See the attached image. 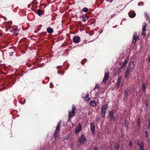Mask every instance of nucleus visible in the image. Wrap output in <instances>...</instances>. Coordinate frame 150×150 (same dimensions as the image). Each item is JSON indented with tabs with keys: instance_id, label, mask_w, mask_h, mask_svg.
Listing matches in <instances>:
<instances>
[{
	"instance_id": "nucleus-1",
	"label": "nucleus",
	"mask_w": 150,
	"mask_h": 150,
	"mask_svg": "<svg viewBox=\"0 0 150 150\" xmlns=\"http://www.w3.org/2000/svg\"><path fill=\"white\" fill-rule=\"evenodd\" d=\"M71 109L72 110H69L68 111V120H70L72 118L75 114V110L76 109V108L74 105H72Z\"/></svg>"
},
{
	"instance_id": "nucleus-2",
	"label": "nucleus",
	"mask_w": 150,
	"mask_h": 150,
	"mask_svg": "<svg viewBox=\"0 0 150 150\" xmlns=\"http://www.w3.org/2000/svg\"><path fill=\"white\" fill-rule=\"evenodd\" d=\"M61 123L62 121H59L57 124L55 131L53 134L54 137H57L59 135V132L60 127Z\"/></svg>"
},
{
	"instance_id": "nucleus-3",
	"label": "nucleus",
	"mask_w": 150,
	"mask_h": 150,
	"mask_svg": "<svg viewBox=\"0 0 150 150\" xmlns=\"http://www.w3.org/2000/svg\"><path fill=\"white\" fill-rule=\"evenodd\" d=\"M86 139L85 135L83 134H82L80 137L79 139V142L78 144V145L80 146L81 144H83Z\"/></svg>"
},
{
	"instance_id": "nucleus-4",
	"label": "nucleus",
	"mask_w": 150,
	"mask_h": 150,
	"mask_svg": "<svg viewBox=\"0 0 150 150\" xmlns=\"http://www.w3.org/2000/svg\"><path fill=\"white\" fill-rule=\"evenodd\" d=\"M137 145L139 146V150H144V142H142L140 143L138 142L137 143Z\"/></svg>"
},
{
	"instance_id": "nucleus-5",
	"label": "nucleus",
	"mask_w": 150,
	"mask_h": 150,
	"mask_svg": "<svg viewBox=\"0 0 150 150\" xmlns=\"http://www.w3.org/2000/svg\"><path fill=\"white\" fill-rule=\"evenodd\" d=\"M82 129V126L80 123H79L76 127L75 132L76 134L79 133Z\"/></svg>"
},
{
	"instance_id": "nucleus-6",
	"label": "nucleus",
	"mask_w": 150,
	"mask_h": 150,
	"mask_svg": "<svg viewBox=\"0 0 150 150\" xmlns=\"http://www.w3.org/2000/svg\"><path fill=\"white\" fill-rule=\"evenodd\" d=\"M139 39L138 37L137 36V33H135L133 35V40L132 41V43H135L137 41V40H139Z\"/></svg>"
},
{
	"instance_id": "nucleus-7",
	"label": "nucleus",
	"mask_w": 150,
	"mask_h": 150,
	"mask_svg": "<svg viewBox=\"0 0 150 150\" xmlns=\"http://www.w3.org/2000/svg\"><path fill=\"white\" fill-rule=\"evenodd\" d=\"M73 40L74 42L78 43L79 42L81 39L79 36H76L73 37Z\"/></svg>"
},
{
	"instance_id": "nucleus-8",
	"label": "nucleus",
	"mask_w": 150,
	"mask_h": 150,
	"mask_svg": "<svg viewBox=\"0 0 150 150\" xmlns=\"http://www.w3.org/2000/svg\"><path fill=\"white\" fill-rule=\"evenodd\" d=\"M109 77V72H108V73H105L104 77L103 80V82H105L108 79Z\"/></svg>"
},
{
	"instance_id": "nucleus-9",
	"label": "nucleus",
	"mask_w": 150,
	"mask_h": 150,
	"mask_svg": "<svg viewBox=\"0 0 150 150\" xmlns=\"http://www.w3.org/2000/svg\"><path fill=\"white\" fill-rule=\"evenodd\" d=\"M146 24L145 23H144L143 25V28L142 29V31L141 33V35L144 37L145 35V31L146 30Z\"/></svg>"
},
{
	"instance_id": "nucleus-10",
	"label": "nucleus",
	"mask_w": 150,
	"mask_h": 150,
	"mask_svg": "<svg viewBox=\"0 0 150 150\" xmlns=\"http://www.w3.org/2000/svg\"><path fill=\"white\" fill-rule=\"evenodd\" d=\"M135 67V64L133 62H131L130 63L129 67V70L131 71Z\"/></svg>"
},
{
	"instance_id": "nucleus-11",
	"label": "nucleus",
	"mask_w": 150,
	"mask_h": 150,
	"mask_svg": "<svg viewBox=\"0 0 150 150\" xmlns=\"http://www.w3.org/2000/svg\"><path fill=\"white\" fill-rule=\"evenodd\" d=\"M129 17L131 18H134L136 16V13L134 11H131L128 13Z\"/></svg>"
},
{
	"instance_id": "nucleus-12",
	"label": "nucleus",
	"mask_w": 150,
	"mask_h": 150,
	"mask_svg": "<svg viewBox=\"0 0 150 150\" xmlns=\"http://www.w3.org/2000/svg\"><path fill=\"white\" fill-rule=\"evenodd\" d=\"M95 125L93 123L91 122V129L92 131V133L94 134L95 133Z\"/></svg>"
},
{
	"instance_id": "nucleus-13",
	"label": "nucleus",
	"mask_w": 150,
	"mask_h": 150,
	"mask_svg": "<svg viewBox=\"0 0 150 150\" xmlns=\"http://www.w3.org/2000/svg\"><path fill=\"white\" fill-rule=\"evenodd\" d=\"M121 77L122 76H119L118 77L117 81V86H118V87L119 86L120 83Z\"/></svg>"
},
{
	"instance_id": "nucleus-14",
	"label": "nucleus",
	"mask_w": 150,
	"mask_h": 150,
	"mask_svg": "<svg viewBox=\"0 0 150 150\" xmlns=\"http://www.w3.org/2000/svg\"><path fill=\"white\" fill-rule=\"evenodd\" d=\"M129 91V89L127 88L126 89L125 91V97L126 98H127L128 96Z\"/></svg>"
},
{
	"instance_id": "nucleus-15",
	"label": "nucleus",
	"mask_w": 150,
	"mask_h": 150,
	"mask_svg": "<svg viewBox=\"0 0 150 150\" xmlns=\"http://www.w3.org/2000/svg\"><path fill=\"white\" fill-rule=\"evenodd\" d=\"M47 32L49 33H52L53 32V29L50 27H48L47 29Z\"/></svg>"
},
{
	"instance_id": "nucleus-16",
	"label": "nucleus",
	"mask_w": 150,
	"mask_h": 150,
	"mask_svg": "<svg viewBox=\"0 0 150 150\" xmlns=\"http://www.w3.org/2000/svg\"><path fill=\"white\" fill-rule=\"evenodd\" d=\"M130 71L129 68L127 67V69L126 72L125 74V77L126 78L129 75V72Z\"/></svg>"
},
{
	"instance_id": "nucleus-17",
	"label": "nucleus",
	"mask_w": 150,
	"mask_h": 150,
	"mask_svg": "<svg viewBox=\"0 0 150 150\" xmlns=\"http://www.w3.org/2000/svg\"><path fill=\"white\" fill-rule=\"evenodd\" d=\"M90 105L93 106H95L96 105V102L94 100H92L90 102Z\"/></svg>"
},
{
	"instance_id": "nucleus-18",
	"label": "nucleus",
	"mask_w": 150,
	"mask_h": 150,
	"mask_svg": "<svg viewBox=\"0 0 150 150\" xmlns=\"http://www.w3.org/2000/svg\"><path fill=\"white\" fill-rule=\"evenodd\" d=\"M125 126L127 128L128 126V122L127 120H125Z\"/></svg>"
},
{
	"instance_id": "nucleus-19",
	"label": "nucleus",
	"mask_w": 150,
	"mask_h": 150,
	"mask_svg": "<svg viewBox=\"0 0 150 150\" xmlns=\"http://www.w3.org/2000/svg\"><path fill=\"white\" fill-rule=\"evenodd\" d=\"M101 111L102 114L103 115V117H104L105 115V114L106 113V111L105 110H103V109H101Z\"/></svg>"
},
{
	"instance_id": "nucleus-20",
	"label": "nucleus",
	"mask_w": 150,
	"mask_h": 150,
	"mask_svg": "<svg viewBox=\"0 0 150 150\" xmlns=\"http://www.w3.org/2000/svg\"><path fill=\"white\" fill-rule=\"evenodd\" d=\"M108 106L107 105L105 104V105L101 108V109H103L104 110H106L108 108Z\"/></svg>"
},
{
	"instance_id": "nucleus-21",
	"label": "nucleus",
	"mask_w": 150,
	"mask_h": 150,
	"mask_svg": "<svg viewBox=\"0 0 150 150\" xmlns=\"http://www.w3.org/2000/svg\"><path fill=\"white\" fill-rule=\"evenodd\" d=\"M89 94H87L86 95V100L87 101H89L90 100V98L89 97Z\"/></svg>"
},
{
	"instance_id": "nucleus-22",
	"label": "nucleus",
	"mask_w": 150,
	"mask_h": 150,
	"mask_svg": "<svg viewBox=\"0 0 150 150\" xmlns=\"http://www.w3.org/2000/svg\"><path fill=\"white\" fill-rule=\"evenodd\" d=\"M38 13L39 16L41 15L42 13V10H38L37 11Z\"/></svg>"
},
{
	"instance_id": "nucleus-23",
	"label": "nucleus",
	"mask_w": 150,
	"mask_h": 150,
	"mask_svg": "<svg viewBox=\"0 0 150 150\" xmlns=\"http://www.w3.org/2000/svg\"><path fill=\"white\" fill-rule=\"evenodd\" d=\"M113 112L112 111H110L109 113V117L113 116Z\"/></svg>"
},
{
	"instance_id": "nucleus-24",
	"label": "nucleus",
	"mask_w": 150,
	"mask_h": 150,
	"mask_svg": "<svg viewBox=\"0 0 150 150\" xmlns=\"http://www.w3.org/2000/svg\"><path fill=\"white\" fill-rule=\"evenodd\" d=\"M88 9L87 8H84L82 10V11L84 12H86L88 11Z\"/></svg>"
},
{
	"instance_id": "nucleus-25",
	"label": "nucleus",
	"mask_w": 150,
	"mask_h": 150,
	"mask_svg": "<svg viewBox=\"0 0 150 150\" xmlns=\"http://www.w3.org/2000/svg\"><path fill=\"white\" fill-rule=\"evenodd\" d=\"M142 89L143 91H145L146 90V87L144 84H143L142 86Z\"/></svg>"
},
{
	"instance_id": "nucleus-26",
	"label": "nucleus",
	"mask_w": 150,
	"mask_h": 150,
	"mask_svg": "<svg viewBox=\"0 0 150 150\" xmlns=\"http://www.w3.org/2000/svg\"><path fill=\"white\" fill-rule=\"evenodd\" d=\"M145 105L146 107H147L149 105V103L147 100H145Z\"/></svg>"
},
{
	"instance_id": "nucleus-27",
	"label": "nucleus",
	"mask_w": 150,
	"mask_h": 150,
	"mask_svg": "<svg viewBox=\"0 0 150 150\" xmlns=\"http://www.w3.org/2000/svg\"><path fill=\"white\" fill-rule=\"evenodd\" d=\"M110 117V120H112V121H113V120L115 121V119L114 118V117H113V116H110V117Z\"/></svg>"
},
{
	"instance_id": "nucleus-28",
	"label": "nucleus",
	"mask_w": 150,
	"mask_h": 150,
	"mask_svg": "<svg viewBox=\"0 0 150 150\" xmlns=\"http://www.w3.org/2000/svg\"><path fill=\"white\" fill-rule=\"evenodd\" d=\"M145 18L146 20H148L149 18V16L148 15L147 13H145Z\"/></svg>"
},
{
	"instance_id": "nucleus-29",
	"label": "nucleus",
	"mask_w": 150,
	"mask_h": 150,
	"mask_svg": "<svg viewBox=\"0 0 150 150\" xmlns=\"http://www.w3.org/2000/svg\"><path fill=\"white\" fill-rule=\"evenodd\" d=\"M127 62H128V61L127 60H126L123 63L124 66H126V64L127 63Z\"/></svg>"
},
{
	"instance_id": "nucleus-30",
	"label": "nucleus",
	"mask_w": 150,
	"mask_h": 150,
	"mask_svg": "<svg viewBox=\"0 0 150 150\" xmlns=\"http://www.w3.org/2000/svg\"><path fill=\"white\" fill-rule=\"evenodd\" d=\"M99 84H96L95 86V88H94V90H95L96 88H98V87H99Z\"/></svg>"
},
{
	"instance_id": "nucleus-31",
	"label": "nucleus",
	"mask_w": 150,
	"mask_h": 150,
	"mask_svg": "<svg viewBox=\"0 0 150 150\" xmlns=\"http://www.w3.org/2000/svg\"><path fill=\"white\" fill-rule=\"evenodd\" d=\"M148 129L149 130H150V118L149 119V124L148 126Z\"/></svg>"
},
{
	"instance_id": "nucleus-32",
	"label": "nucleus",
	"mask_w": 150,
	"mask_h": 150,
	"mask_svg": "<svg viewBox=\"0 0 150 150\" xmlns=\"http://www.w3.org/2000/svg\"><path fill=\"white\" fill-rule=\"evenodd\" d=\"M145 133L146 134V137H148V132L147 131H145Z\"/></svg>"
},
{
	"instance_id": "nucleus-33",
	"label": "nucleus",
	"mask_w": 150,
	"mask_h": 150,
	"mask_svg": "<svg viewBox=\"0 0 150 150\" xmlns=\"http://www.w3.org/2000/svg\"><path fill=\"white\" fill-rule=\"evenodd\" d=\"M137 124L139 125L140 124V120L139 119H138L137 120Z\"/></svg>"
},
{
	"instance_id": "nucleus-34",
	"label": "nucleus",
	"mask_w": 150,
	"mask_h": 150,
	"mask_svg": "<svg viewBox=\"0 0 150 150\" xmlns=\"http://www.w3.org/2000/svg\"><path fill=\"white\" fill-rule=\"evenodd\" d=\"M129 145L130 146H132V142L131 141H130L129 142Z\"/></svg>"
},
{
	"instance_id": "nucleus-35",
	"label": "nucleus",
	"mask_w": 150,
	"mask_h": 150,
	"mask_svg": "<svg viewBox=\"0 0 150 150\" xmlns=\"http://www.w3.org/2000/svg\"><path fill=\"white\" fill-rule=\"evenodd\" d=\"M82 21L83 22H85L86 21V19H85V18H83Z\"/></svg>"
},
{
	"instance_id": "nucleus-36",
	"label": "nucleus",
	"mask_w": 150,
	"mask_h": 150,
	"mask_svg": "<svg viewBox=\"0 0 150 150\" xmlns=\"http://www.w3.org/2000/svg\"><path fill=\"white\" fill-rule=\"evenodd\" d=\"M122 137L123 138L124 137V135H123L122 134Z\"/></svg>"
},
{
	"instance_id": "nucleus-37",
	"label": "nucleus",
	"mask_w": 150,
	"mask_h": 150,
	"mask_svg": "<svg viewBox=\"0 0 150 150\" xmlns=\"http://www.w3.org/2000/svg\"><path fill=\"white\" fill-rule=\"evenodd\" d=\"M149 62H150V56L149 57Z\"/></svg>"
},
{
	"instance_id": "nucleus-38",
	"label": "nucleus",
	"mask_w": 150,
	"mask_h": 150,
	"mask_svg": "<svg viewBox=\"0 0 150 150\" xmlns=\"http://www.w3.org/2000/svg\"><path fill=\"white\" fill-rule=\"evenodd\" d=\"M94 150H97V148H95L94 149Z\"/></svg>"
}]
</instances>
